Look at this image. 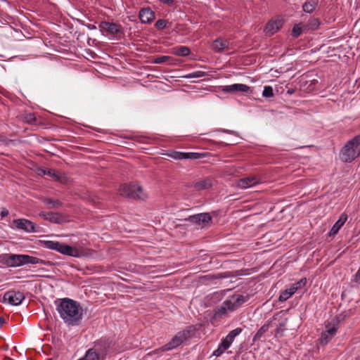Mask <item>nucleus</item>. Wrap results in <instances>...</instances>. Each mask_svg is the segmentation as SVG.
Wrapping results in <instances>:
<instances>
[{
  "label": "nucleus",
  "mask_w": 360,
  "mask_h": 360,
  "mask_svg": "<svg viewBox=\"0 0 360 360\" xmlns=\"http://www.w3.org/2000/svg\"><path fill=\"white\" fill-rule=\"evenodd\" d=\"M56 309L63 322L68 326H77L82 323L83 309L79 302L70 298L57 299Z\"/></svg>",
  "instance_id": "nucleus-1"
},
{
  "label": "nucleus",
  "mask_w": 360,
  "mask_h": 360,
  "mask_svg": "<svg viewBox=\"0 0 360 360\" xmlns=\"http://www.w3.org/2000/svg\"><path fill=\"white\" fill-rule=\"evenodd\" d=\"M250 297L247 294L243 295H233L229 296L222 304L214 309L213 315L214 320L221 319L225 317L229 312H233L240 307L243 303L249 300Z\"/></svg>",
  "instance_id": "nucleus-2"
},
{
  "label": "nucleus",
  "mask_w": 360,
  "mask_h": 360,
  "mask_svg": "<svg viewBox=\"0 0 360 360\" xmlns=\"http://www.w3.org/2000/svg\"><path fill=\"white\" fill-rule=\"evenodd\" d=\"M111 349L109 339H100L94 342V347L89 349L83 357L77 360H104Z\"/></svg>",
  "instance_id": "nucleus-3"
},
{
  "label": "nucleus",
  "mask_w": 360,
  "mask_h": 360,
  "mask_svg": "<svg viewBox=\"0 0 360 360\" xmlns=\"http://www.w3.org/2000/svg\"><path fill=\"white\" fill-rule=\"evenodd\" d=\"M340 159L343 162H352L360 156V135L348 141L340 151Z\"/></svg>",
  "instance_id": "nucleus-4"
},
{
  "label": "nucleus",
  "mask_w": 360,
  "mask_h": 360,
  "mask_svg": "<svg viewBox=\"0 0 360 360\" xmlns=\"http://www.w3.org/2000/svg\"><path fill=\"white\" fill-rule=\"evenodd\" d=\"M6 263L11 267H18L26 264H45L46 261L28 255L11 254L8 255Z\"/></svg>",
  "instance_id": "nucleus-5"
},
{
  "label": "nucleus",
  "mask_w": 360,
  "mask_h": 360,
  "mask_svg": "<svg viewBox=\"0 0 360 360\" xmlns=\"http://www.w3.org/2000/svg\"><path fill=\"white\" fill-rule=\"evenodd\" d=\"M118 191L121 195L130 199L143 200L147 198L141 186L138 184L130 183L121 184Z\"/></svg>",
  "instance_id": "nucleus-6"
},
{
  "label": "nucleus",
  "mask_w": 360,
  "mask_h": 360,
  "mask_svg": "<svg viewBox=\"0 0 360 360\" xmlns=\"http://www.w3.org/2000/svg\"><path fill=\"white\" fill-rule=\"evenodd\" d=\"M204 326L201 323L188 326L179 332L174 338H197L204 335Z\"/></svg>",
  "instance_id": "nucleus-7"
},
{
  "label": "nucleus",
  "mask_w": 360,
  "mask_h": 360,
  "mask_svg": "<svg viewBox=\"0 0 360 360\" xmlns=\"http://www.w3.org/2000/svg\"><path fill=\"white\" fill-rule=\"evenodd\" d=\"M98 27L102 32H105L112 37H120L123 34L122 25L115 22L102 21L100 22Z\"/></svg>",
  "instance_id": "nucleus-8"
},
{
  "label": "nucleus",
  "mask_w": 360,
  "mask_h": 360,
  "mask_svg": "<svg viewBox=\"0 0 360 360\" xmlns=\"http://www.w3.org/2000/svg\"><path fill=\"white\" fill-rule=\"evenodd\" d=\"M25 300V295L22 292L15 290H8L6 292L3 297V302L13 306H18Z\"/></svg>",
  "instance_id": "nucleus-9"
},
{
  "label": "nucleus",
  "mask_w": 360,
  "mask_h": 360,
  "mask_svg": "<svg viewBox=\"0 0 360 360\" xmlns=\"http://www.w3.org/2000/svg\"><path fill=\"white\" fill-rule=\"evenodd\" d=\"M347 316V314L342 313L337 315L331 320L328 321L325 326V333L329 335H335L336 334L339 324L345 321Z\"/></svg>",
  "instance_id": "nucleus-10"
},
{
  "label": "nucleus",
  "mask_w": 360,
  "mask_h": 360,
  "mask_svg": "<svg viewBox=\"0 0 360 360\" xmlns=\"http://www.w3.org/2000/svg\"><path fill=\"white\" fill-rule=\"evenodd\" d=\"M13 224L17 229L22 230L26 233H35L37 231L36 225L26 219H14Z\"/></svg>",
  "instance_id": "nucleus-11"
},
{
  "label": "nucleus",
  "mask_w": 360,
  "mask_h": 360,
  "mask_svg": "<svg viewBox=\"0 0 360 360\" xmlns=\"http://www.w3.org/2000/svg\"><path fill=\"white\" fill-rule=\"evenodd\" d=\"M184 220L192 224L202 225V226H204L208 223L211 222L212 217L209 213L205 212L191 215L188 217L186 218Z\"/></svg>",
  "instance_id": "nucleus-12"
},
{
  "label": "nucleus",
  "mask_w": 360,
  "mask_h": 360,
  "mask_svg": "<svg viewBox=\"0 0 360 360\" xmlns=\"http://www.w3.org/2000/svg\"><path fill=\"white\" fill-rule=\"evenodd\" d=\"M155 12L149 7L141 8L139 13V18L143 24H150L155 19Z\"/></svg>",
  "instance_id": "nucleus-13"
},
{
  "label": "nucleus",
  "mask_w": 360,
  "mask_h": 360,
  "mask_svg": "<svg viewBox=\"0 0 360 360\" xmlns=\"http://www.w3.org/2000/svg\"><path fill=\"white\" fill-rule=\"evenodd\" d=\"M40 172L44 175H47L50 177L53 178L56 181L65 184L68 181V177L60 172H58L53 169H40Z\"/></svg>",
  "instance_id": "nucleus-14"
},
{
  "label": "nucleus",
  "mask_w": 360,
  "mask_h": 360,
  "mask_svg": "<svg viewBox=\"0 0 360 360\" xmlns=\"http://www.w3.org/2000/svg\"><path fill=\"white\" fill-rule=\"evenodd\" d=\"M222 91L228 94H234L236 92H247L250 87L243 84H233L231 85L223 86Z\"/></svg>",
  "instance_id": "nucleus-15"
},
{
  "label": "nucleus",
  "mask_w": 360,
  "mask_h": 360,
  "mask_svg": "<svg viewBox=\"0 0 360 360\" xmlns=\"http://www.w3.org/2000/svg\"><path fill=\"white\" fill-rule=\"evenodd\" d=\"M229 46L228 40L219 37L212 41L211 49L215 53H221L224 50H228Z\"/></svg>",
  "instance_id": "nucleus-16"
},
{
  "label": "nucleus",
  "mask_w": 360,
  "mask_h": 360,
  "mask_svg": "<svg viewBox=\"0 0 360 360\" xmlns=\"http://www.w3.org/2000/svg\"><path fill=\"white\" fill-rule=\"evenodd\" d=\"M41 217H42L45 220L49 221L52 223L55 224H61L65 222V218L64 217L58 212H41L39 214Z\"/></svg>",
  "instance_id": "nucleus-17"
},
{
  "label": "nucleus",
  "mask_w": 360,
  "mask_h": 360,
  "mask_svg": "<svg viewBox=\"0 0 360 360\" xmlns=\"http://www.w3.org/2000/svg\"><path fill=\"white\" fill-rule=\"evenodd\" d=\"M214 179L210 176H208L195 182L193 184V187L198 191L207 190L212 187Z\"/></svg>",
  "instance_id": "nucleus-18"
},
{
  "label": "nucleus",
  "mask_w": 360,
  "mask_h": 360,
  "mask_svg": "<svg viewBox=\"0 0 360 360\" xmlns=\"http://www.w3.org/2000/svg\"><path fill=\"white\" fill-rule=\"evenodd\" d=\"M259 183L260 180L256 176H250L240 179L238 185L241 188H247L254 186Z\"/></svg>",
  "instance_id": "nucleus-19"
},
{
  "label": "nucleus",
  "mask_w": 360,
  "mask_h": 360,
  "mask_svg": "<svg viewBox=\"0 0 360 360\" xmlns=\"http://www.w3.org/2000/svg\"><path fill=\"white\" fill-rule=\"evenodd\" d=\"M283 25V21L281 20H270L266 25L265 31L272 35L276 33Z\"/></svg>",
  "instance_id": "nucleus-20"
},
{
  "label": "nucleus",
  "mask_w": 360,
  "mask_h": 360,
  "mask_svg": "<svg viewBox=\"0 0 360 360\" xmlns=\"http://www.w3.org/2000/svg\"><path fill=\"white\" fill-rule=\"evenodd\" d=\"M233 339H223L218 348L213 352V355L215 356H221L232 344Z\"/></svg>",
  "instance_id": "nucleus-21"
},
{
  "label": "nucleus",
  "mask_w": 360,
  "mask_h": 360,
  "mask_svg": "<svg viewBox=\"0 0 360 360\" xmlns=\"http://www.w3.org/2000/svg\"><path fill=\"white\" fill-rule=\"evenodd\" d=\"M347 219V215L345 213H342L339 219L334 224L333 227L330 231V236H333L336 234L341 227L344 225Z\"/></svg>",
  "instance_id": "nucleus-22"
},
{
  "label": "nucleus",
  "mask_w": 360,
  "mask_h": 360,
  "mask_svg": "<svg viewBox=\"0 0 360 360\" xmlns=\"http://www.w3.org/2000/svg\"><path fill=\"white\" fill-rule=\"evenodd\" d=\"M64 255L70 256L73 257H80V252L79 250L77 248H75L70 245H66L63 243V248L61 250V253Z\"/></svg>",
  "instance_id": "nucleus-23"
},
{
  "label": "nucleus",
  "mask_w": 360,
  "mask_h": 360,
  "mask_svg": "<svg viewBox=\"0 0 360 360\" xmlns=\"http://www.w3.org/2000/svg\"><path fill=\"white\" fill-rule=\"evenodd\" d=\"M319 0H307L302 5V11L306 13H312L318 6Z\"/></svg>",
  "instance_id": "nucleus-24"
},
{
  "label": "nucleus",
  "mask_w": 360,
  "mask_h": 360,
  "mask_svg": "<svg viewBox=\"0 0 360 360\" xmlns=\"http://www.w3.org/2000/svg\"><path fill=\"white\" fill-rule=\"evenodd\" d=\"M44 247L49 249L56 250L58 252L61 253V250L63 248V243L58 242V241H53V240H46L44 241Z\"/></svg>",
  "instance_id": "nucleus-25"
},
{
  "label": "nucleus",
  "mask_w": 360,
  "mask_h": 360,
  "mask_svg": "<svg viewBox=\"0 0 360 360\" xmlns=\"http://www.w3.org/2000/svg\"><path fill=\"white\" fill-rule=\"evenodd\" d=\"M190 53V49L185 46H176L173 49V53L177 56L186 57L188 56Z\"/></svg>",
  "instance_id": "nucleus-26"
},
{
  "label": "nucleus",
  "mask_w": 360,
  "mask_h": 360,
  "mask_svg": "<svg viewBox=\"0 0 360 360\" xmlns=\"http://www.w3.org/2000/svg\"><path fill=\"white\" fill-rule=\"evenodd\" d=\"M321 25V22L318 18H313L309 19L308 22L304 25V28L306 29V30H316Z\"/></svg>",
  "instance_id": "nucleus-27"
},
{
  "label": "nucleus",
  "mask_w": 360,
  "mask_h": 360,
  "mask_svg": "<svg viewBox=\"0 0 360 360\" xmlns=\"http://www.w3.org/2000/svg\"><path fill=\"white\" fill-rule=\"evenodd\" d=\"M42 201L49 206V208H58L63 205L59 200H54L49 197L43 198Z\"/></svg>",
  "instance_id": "nucleus-28"
},
{
  "label": "nucleus",
  "mask_w": 360,
  "mask_h": 360,
  "mask_svg": "<svg viewBox=\"0 0 360 360\" xmlns=\"http://www.w3.org/2000/svg\"><path fill=\"white\" fill-rule=\"evenodd\" d=\"M21 119L23 122L27 124H34L37 121V117L34 113L31 112H25L21 115Z\"/></svg>",
  "instance_id": "nucleus-29"
},
{
  "label": "nucleus",
  "mask_w": 360,
  "mask_h": 360,
  "mask_svg": "<svg viewBox=\"0 0 360 360\" xmlns=\"http://www.w3.org/2000/svg\"><path fill=\"white\" fill-rule=\"evenodd\" d=\"M183 339H172L171 341L163 346L165 351L172 350L181 345Z\"/></svg>",
  "instance_id": "nucleus-30"
},
{
  "label": "nucleus",
  "mask_w": 360,
  "mask_h": 360,
  "mask_svg": "<svg viewBox=\"0 0 360 360\" xmlns=\"http://www.w3.org/2000/svg\"><path fill=\"white\" fill-rule=\"evenodd\" d=\"M304 25L302 23L295 25L292 27L291 35L293 37H298L301 35L302 32L306 31V29L304 28Z\"/></svg>",
  "instance_id": "nucleus-31"
},
{
  "label": "nucleus",
  "mask_w": 360,
  "mask_h": 360,
  "mask_svg": "<svg viewBox=\"0 0 360 360\" xmlns=\"http://www.w3.org/2000/svg\"><path fill=\"white\" fill-rule=\"evenodd\" d=\"M168 157L174 160H186V153L180 151H172L167 154Z\"/></svg>",
  "instance_id": "nucleus-32"
},
{
  "label": "nucleus",
  "mask_w": 360,
  "mask_h": 360,
  "mask_svg": "<svg viewBox=\"0 0 360 360\" xmlns=\"http://www.w3.org/2000/svg\"><path fill=\"white\" fill-rule=\"evenodd\" d=\"M186 160H197L207 156L206 153H186Z\"/></svg>",
  "instance_id": "nucleus-33"
},
{
  "label": "nucleus",
  "mask_w": 360,
  "mask_h": 360,
  "mask_svg": "<svg viewBox=\"0 0 360 360\" xmlns=\"http://www.w3.org/2000/svg\"><path fill=\"white\" fill-rule=\"evenodd\" d=\"M262 96L264 98H271L274 96L273 88L271 86H265L262 92Z\"/></svg>",
  "instance_id": "nucleus-34"
},
{
  "label": "nucleus",
  "mask_w": 360,
  "mask_h": 360,
  "mask_svg": "<svg viewBox=\"0 0 360 360\" xmlns=\"http://www.w3.org/2000/svg\"><path fill=\"white\" fill-rule=\"evenodd\" d=\"M243 328H236L232 330H231L229 334L225 338H236L243 331Z\"/></svg>",
  "instance_id": "nucleus-35"
},
{
  "label": "nucleus",
  "mask_w": 360,
  "mask_h": 360,
  "mask_svg": "<svg viewBox=\"0 0 360 360\" xmlns=\"http://www.w3.org/2000/svg\"><path fill=\"white\" fill-rule=\"evenodd\" d=\"M169 60H171V57L167 56H162L154 58L153 63L155 64H161L167 62Z\"/></svg>",
  "instance_id": "nucleus-36"
},
{
  "label": "nucleus",
  "mask_w": 360,
  "mask_h": 360,
  "mask_svg": "<svg viewBox=\"0 0 360 360\" xmlns=\"http://www.w3.org/2000/svg\"><path fill=\"white\" fill-rule=\"evenodd\" d=\"M155 27L160 30L165 29L167 27V21L164 19H159L156 21Z\"/></svg>",
  "instance_id": "nucleus-37"
},
{
  "label": "nucleus",
  "mask_w": 360,
  "mask_h": 360,
  "mask_svg": "<svg viewBox=\"0 0 360 360\" xmlns=\"http://www.w3.org/2000/svg\"><path fill=\"white\" fill-rule=\"evenodd\" d=\"M205 75V73L202 71H196L191 72L186 76H185L186 78H200Z\"/></svg>",
  "instance_id": "nucleus-38"
},
{
  "label": "nucleus",
  "mask_w": 360,
  "mask_h": 360,
  "mask_svg": "<svg viewBox=\"0 0 360 360\" xmlns=\"http://www.w3.org/2000/svg\"><path fill=\"white\" fill-rule=\"evenodd\" d=\"M291 297L290 292H288V290L285 289V290L282 291L279 295L278 300L280 302H285L287 300H288Z\"/></svg>",
  "instance_id": "nucleus-39"
},
{
  "label": "nucleus",
  "mask_w": 360,
  "mask_h": 360,
  "mask_svg": "<svg viewBox=\"0 0 360 360\" xmlns=\"http://www.w3.org/2000/svg\"><path fill=\"white\" fill-rule=\"evenodd\" d=\"M307 283L306 278H301L299 281L292 284L294 287H297V290L303 288Z\"/></svg>",
  "instance_id": "nucleus-40"
},
{
  "label": "nucleus",
  "mask_w": 360,
  "mask_h": 360,
  "mask_svg": "<svg viewBox=\"0 0 360 360\" xmlns=\"http://www.w3.org/2000/svg\"><path fill=\"white\" fill-rule=\"evenodd\" d=\"M269 329V324L264 325L257 331L254 338H261L264 333Z\"/></svg>",
  "instance_id": "nucleus-41"
},
{
  "label": "nucleus",
  "mask_w": 360,
  "mask_h": 360,
  "mask_svg": "<svg viewBox=\"0 0 360 360\" xmlns=\"http://www.w3.org/2000/svg\"><path fill=\"white\" fill-rule=\"evenodd\" d=\"M285 324L284 323H280V326H279V328H278V327H277V328L275 329V330H276V335H277L280 334V332H281V331L284 330H285Z\"/></svg>",
  "instance_id": "nucleus-42"
},
{
  "label": "nucleus",
  "mask_w": 360,
  "mask_h": 360,
  "mask_svg": "<svg viewBox=\"0 0 360 360\" xmlns=\"http://www.w3.org/2000/svg\"><path fill=\"white\" fill-rule=\"evenodd\" d=\"M288 292H290V295L292 296L295 292L297 290V287H294L292 285L290 286V288L286 289Z\"/></svg>",
  "instance_id": "nucleus-43"
},
{
  "label": "nucleus",
  "mask_w": 360,
  "mask_h": 360,
  "mask_svg": "<svg viewBox=\"0 0 360 360\" xmlns=\"http://www.w3.org/2000/svg\"><path fill=\"white\" fill-rule=\"evenodd\" d=\"M288 292H290V295L292 296L295 292L297 290V287H294L292 285L290 286V288L286 289Z\"/></svg>",
  "instance_id": "nucleus-44"
},
{
  "label": "nucleus",
  "mask_w": 360,
  "mask_h": 360,
  "mask_svg": "<svg viewBox=\"0 0 360 360\" xmlns=\"http://www.w3.org/2000/svg\"><path fill=\"white\" fill-rule=\"evenodd\" d=\"M8 214H9V212L6 208H4L0 213V216L1 218H4V217H7Z\"/></svg>",
  "instance_id": "nucleus-45"
},
{
  "label": "nucleus",
  "mask_w": 360,
  "mask_h": 360,
  "mask_svg": "<svg viewBox=\"0 0 360 360\" xmlns=\"http://www.w3.org/2000/svg\"><path fill=\"white\" fill-rule=\"evenodd\" d=\"M354 281L360 284V268L358 269L354 275Z\"/></svg>",
  "instance_id": "nucleus-46"
},
{
  "label": "nucleus",
  "mask_w": 360,
  "mask_h": 360,
  "mask_svg": "<svg viewBox=\"0 0 360 360\" xmlns=\"http://www.w3.org/2000/svg\"><path fill=\"white\" fill-rule=\"evenodd\" d=\"M161 3L167 6H172L174 4V0H159Z\"/></svg>",
  "instance_id": "nucleus-47"
},
{
  "label": "nucleus",
  "mask_w": 360,
  "mask_h": 360,
  "mask_svg": "<svg viewBox=\"0 0 360 360\" xmlns=\"http://www.w3.org/2000/svg\"><path fill=\"white\" fill-rule=\"evenodd\" d=\"M217 131H221V132H224V133H229V134L233 133V131H230V130H227V129H218Z\"/></svg>",
  "instance_id": "nucleus-48"
},
{
  "label": "nucleus",
  "mask_w": 360,
  "mask_h": 360,
  "mask_svg": "<svg viewBox=\"0 0 360 360\" xmlns=\"http://www.w3.org/2000/svg\"><path fill=\"white\" fill-rule=\"evenodd\" d=\"M328 339L326 338H324V339H321V344L322 345H326L328 343Z\"/></svg>",
  "instance_id": "nucleus-49"
},
{
  "label": "nucleus",
  "mask_w": 360,
  "mask_h": 360,
  "mask_svg": "<svg viewBox=\"0 0 360 360\" xmlns=\"http://www.w3.org/2000/svg\"><path fill=\"white\" fill-rule=\"evenodd\" d=\"M294 93H295V90L294 89H288L287 91V94H290V95L293 94Z\"/></svg>",
  "instance_id": "nucleus-50"
},
{
  "label": "nucleus",
  "mask_w": 360,
  "mask_h": 360,
  "mask_svg": "<svg viewBox=\"0 0 360 360\" xmlns=\"http://www.w3.org/2000/svg\"><path fill=\"white\" fill-rule=\"evenodd\" d=\"M219 144H221L222 146H227L228 145L227 143H225L224 142H220Z\"/></svg>",
  "instance_id": "nucleus-51"
},
{
  "label": "nucleus",
  "mask_w": 360,
  "mask_h": 360,
  "mask_svg": "<svg viewBox=\"0 0 360 360\" xmlns=\"http://www.w3.org/2000/svg\"><path fill=\"white\" fill-rule=\"evenodd\" d=\"M59 340V339H56V340ZM52 340H53V342H54V341L56 340V339H55V338H53V339H52Z\"/></svg>",
  "instance_id": "nucleus-52"
},
{
  "label": "nucleus",
  "mask_w": 360,
  "mask_h": 360,
  "mask_svg": "<svg viewBox=\"0 0 360 360\" xmlns=\"http://www.w3.org/2000/svg\"><path fill=\"white\" fill-rule=\"evenodd\" d=\"M96 28V26L93 25V27H91V29H95Z\"/></svg>",
  "instance_id": "nucleus-53"
},
{
  "label": "nucleus",
  "mask_w": 360,
  "mask_h": 360,
  "mask_svg": "<svg viewBox=\"0 0 360 360\" xmlns=\"http://www.w3.org/2000/svg\"><path fill=\"white\" fill-rule=\"evenodd\" d=\"M96 28V26L93 25V27H91V29H95Z\"/></svg>",
  "instance_id": "nucleus-54"
},
{
  "label": "nucleus",
  "mask_w": 360,
  "mask_h": 360,
  "mask_svg": "<svg viewBox=\"0 0 360 360\" xmlns=\"http://www.w3.org/2000/svg\"><path fill=\"white\" fill-rule=\"evenodd\" d=\"M313 82L314 83L317 82V80H313Z\"/></svg>",
  "instance_id": "nucleus-55"
}]
</instances>
